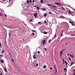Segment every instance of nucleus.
Listing matches in <instances>:
<instances>
[{"label":"nucleus","mask_w":75,"mask_h":75,"mask_svg":"<svg viewBox=\"0 0 75 75\" xmlns=\"http://www.w3.org/2000/svg\"><path fill=\"white\" fill-rule=\"evenodd\" d=\"M52 21L54 22V23H57V21L55 19H53Z\"/></svg>","instance_id":"1"},{"label":"nucleus","mask_w":75,"mask_h":75,"mask_svg":"<svg viewBox=\"0 0 75 75\" xmlns=\"http://www.w3.org/2000/svg\"><path fill=\"white\" fill-rule=\"evenodd\" d=\"M38 15V14L37 13H34V16L35 18H37V16Z\"/></svg>","instance_id":"2"},{"label":"nucleus","mask_w":75,"mask_h":75,"mask_svg":"<svg viewBox=\"0 0 75 75\" xmlns=\"http://www.w3.org/2000/svg\"><path fill=\"white\" fill-rule=\"evenodd\" d=\"M64 50H62L60 52V55L61 56L62 54V53H63V52H64Z\"/></svg>","instance_id":"3"},{"label":"nucleus","mask_w":75,"mask_h":75,"mask_svg":"<svg viewBox=\"0 0 75 75\" xmlns=\"http://www.w3.org/2000/svg\"><path fill=\"white\" fill-rule=\"evenodd\" d=\"M55 4H57L59 6H61V4L60 3H58L57 2L55 3Z\"/></svg>","instance_id":"4"},{"label":"nucleus","mask_w":75,"mask_h":75,"mask_svg":"<svg viewBox=\"0 0 75 75\" xmlns=\"http://www.w3.org/2000/svg\"><path fill=\"white\" fill-rule=\"evenodd\" d=\"M45 42H46V41H45V40H43L42 42V43L43 44H45Z\"/></svg>","instance_id":"5"},{"label":"nucleus","mask_w":75,"mask_h":75,"mask_svg":"<svg viewBox=\"0 0 75 75\" xmlns=\"http://www.w3.org/2000/svg\"><path fill=\"white\" fill-rule=\"evenodd\" d=\"M7 1H6V0H4L3 1V3L4 4H6V3H7Z\"/></svg>","instance_id":"6"},{"label":"nucleus","mask_w":75,"mask_h":75,"mask_svg":"<svg viewBox=\"0 0 75 75\" xmlns=\"http://www.w3.org/2000/svg\"><path fill=\"white\" fill-rule=\"evenodd\" d=\"M30 14V13H27L26 15L27 16H28Z\"/></svg>","instance_id":"7"},{"label":"nucleus","mask_w":75,"mask_h":75,"mask_svg":"<svg viewBox=\"0 0 75 75\" xmlns=\"http://www.w3.org/2000/svg\"><path fill=\"white\" fill-rule=\"evenodd\" d=\"M40 2L41 3H42V4H43V3H44V0H41Z\"/></svg>","instance_id":"8"},{"label":"nucleus","mask_w":75,"mask_h":75,"mask_svg":"<svg viewBox=\"0 0 75 75\" xmlns=\"http://www.w3.org/2000/svg\"><path fill=\"white\" fill-rule=\"evenodd\" d=\"M4 71L6 72H7V69L6 68V67H4Z\"/></svg>","instance_id":"9"},{"label":"nucleus","mask_w":75,"mask_h":75,"mask_svg":"<svg viewBox=\"0 0 75 75\" xmlns=\"http://www.w3.org/2000/svg\"><path fill=\"white\" fill-rule=\"evenodd\" d=\"M1 63H4V60H1Z\"/></svg>","instance_id":"10"},{"label":"nucleus","mask_w":75,"mask_h":75,"mask_svg":"<svg viewBox=\"0 0 75 75\" xmlns=\"http://www.w3.org/2000/svg\"><path fill=\"white\" fill-rule=\"evenodd\" d=\"M43 34H47L48 33L46 32H43Z\"/></svg>","instance_id":"11"},{"label":"nucleus","mask_w":75,"mask_h":75,"mask_svg":"<svg viewBox=\"0 0 75 75\" xmlns=\"http://www.w3.org/2000/svg\"><path fill=\"white\" fill-rule=\"evenodd\" d=\"M74 62H72L71 63V64L70 65V67H71L72 65H73V64H74Z\"/></svg>","instance_id":"12"},{"label":"nucleus","mask_w":75,"mask_h":75,"mask_svg":"<svg viewBox=\"0 0 75 75\" xmlns=\"http://www.w3.org/2000/svg\"><path fill=\"white\" fill-rule=\"evenodd\" d=\"M3 57V54H0V58H2Z\"/></svg>","instance_id":"13"},{"label":"nucleus","mask_w":75,"mask_h":75,"mask_svg":"<svg viewBox=\"0 0 75 75\" xmlns=\"http://www.w3.org/2000/svg\"><path fill=\"white\" fill-rule=\"evenodd\" d=\"M64 62L66 63V64L67 65V67H68V65H67V64H68V62H67L66 61H65Z\"/></svg>","instance_id":"14"},{"label":"nucleus","mask_w":75,"mask_h":75,"mask_svg":"<svg viewBox=\"0 0 75 75\" xmlns=\"http://www.w3.org/2000/svg\"><path fill=\"white\" fill-rule=\"evenodd\" d=\"M74 23V22L73 21H70L69 22V23H70L71 24H72V23Z\"/></svg>","instance_id":"15"},{"label":"nucleus","mask_w":75,"mask_h":75,"mask_svg":"<svg viewBox=\"0 0 75 75\" xmlns=\"http://www.w3.org/2000/svg\"><path fill=\"white\" fill-rule=\"evenodd\" d=\"M33 58L34 59H36V57H35V55H33Z\"/></svg>","instance_id":"16"},{"label":"nucleus","mask_w":75,"mask_h":75,"mask_svg":"<svg viewBox=\"0 0 75 75\" xmlns=\"http://www.w3.org/2000/svg\"><path fill=\"white\" fill-rule=\"evenodd\" d=\"M68 13L69 14H71V12L70 11H69L68 12Z\"/></svg>","instance_id":"17"},{"label":"nucleus","mask_w":75,"mask_h":75,"mask_svg":"<svg viewBox=\"0 0 75 75\" xmlns=\"http://www.w3.org/2000/svg\"><path fill=\"white\" fill-rule=\"evenodd\" d=\"M44 16H45V17H46L47 15V14L45 13L44 14Z\"/></svg>","instance_id":"18"},{"label":"nucleus","mask_w":75,"mask_h":75,"mask_svg":"<svg viewBox=\"0 0 75 75\" xmlns=\"http://www.w3.org/2000/svg\"><path fill=\"white\" fill-rule=\"evenodd\" d=\"M43 68H47V66H46V65H45L43 67Z\"/></svg>","instance_id":"19"},{"label":"nucleus","mask_w":75,"mask_h":75,"mask_svg":"<svg viewBox=\"0 0 75 75\" xmlns=\"http://www.w3.org/2000/svg\"><path fill=\"white\" fill-rule=\"evenodd\" d=\"M38 66V63H37L36 64V65H35V67H37Z\"/></svg>","instance_id":"20"},{"label":"nucleus","mask_w":75,"mask_h":75,"mask_svg":"<svg viewBox=\"0 0 75 75\" xmlns=\"http://www.w3.org/2000/svg\"><path fill=\"white\" fill-rule=\"evenodd\" d=\"M64 70L65 72H67V69H66L65 68H64Z\"/></svg>","instance_id":"21"},{"label":"nucleus","mask_w":75,"mask_h":75,"mask_svg":"<svg viewBox=\"0 0 75 75\" xmlns=\"http://www.w3.org/2000/svg\"><path fill=\"white\" fill-rule=\"evenodd\" d=\"M69 59L70 60V61H71V57H69Z\"/></svg>","instance_id":"22"},{"label":"nucleus","mask_w":75,"mask_h":75,"mask_svg":"<svg viewBox=\"0 0 75 75\" xmlns=\"http://www.w3.org/2000/svg\"><path fill=\"white\" fill-rule=\"evenodd\" d=\"M42 10H43V11H45V8H43Z\"/></svg>","instance_id":"23"},{"label":"nucleus","mask_w":75,"mask_h":75,"mask_svg":"<svg viewBox=\"0 0 75 75\" xmlns=\"http://www.w3.org/2000/svg\"><path fill=\"white\" fill-rule=\"evenodd\" d=\"M38 24H41V22H38Z\"/></svg>","instance_id":"24"},{"label":"nucleus","mask_w":75,"mask_h":75,"mask_svg":"<svg viewBox=\"0 0 75 75\" xmlns=\"http://www.w3.org/2000/svg\"><path fill=\"white\" fill-rule=\"evenodd\" d=\"M12 61L13 62H14V59L13 58L12 59Z\"/></svg>","instance_id":"25"},{"label":"nucleus","mask_w":75,"mask_h":75,"mask_svg":"<svg viewBox=\"0 0 75 75\" xmlns=\"http://www.w3.org/2000/svg\"><path fill=\"white\" fill-rule=\"evenodd\" d=\"M61 18H64V17L62 16H61Z\"/></svg>","instance_id":"26"},{"label":"nucleus","mask_w":75,"mask_h":75,"mask_svg":"<svg viewBox=\"0 0 75 75\" xmlns=\"http://www.w3.org/2000/svg\"><path fill=\"white\" fill-rule=\"evenodd\" d=\"M11 35V33H9V37H10Z\"/></svg>","instance_id":"27"},{"label":"nucleus","mask_w":75,"mask_h":75,"mask_svg":"<svg viewBox=\"0 0 75 75\" xmlns=\"http://www.w3.org/2000/svg\"><path fill=\"white\" fill-rule=\"evenodd\" d=\"M47 5L48 6H52V5H50V4H48Z\"/></svg>","instance_id":"28"},{"label":"nucleus","mask_w":75,"mask_h":75,"mask_svg":"<svg viewBox=\"0 0 75 75\" xmlns=\"http://www.w3.org/2000/svg\"><path fill=\"white\" fill-rule=\"evenodd\" d=\"M51 40H50L49 41V42H51Z\"/></svg>","instance_id":"29"},{"label":"nucleus","mask_w":75,"mask_h":75,"mask_svg":"<svg viewBox=\"0 0 75 75\" xmlns=\"http://www.w3.org/2000/svg\"><path fill=\"white\" fill-rule=\"evenodd\" d=\"M53 6L54 7H57V6H56L55 5H53Z\"/></svg>","instance_id":"30"},{"label":"nucleus","mask_w":75,"mask_h":75,"mask_svg":"<svg viewBox=\"0 0 75 75\" xmlns=\"http://www.w3.org/2000/svg\"><path fill=\"white\" fill-rule=\"evenodd\" d=\"M71 24L72 25H73V26H74L75 25H74V23H73Z\"/></svg>","instance_id":"31"},{"label":"nucleus","mask_w":75,"mask_h":75,"mask_svg":"<svg viewBox=\"0 0 75 75\" xmlns=\"http://www.w3.org/2000/svg\"><path fill=\"white\" fill-rule=\"evenodd\" d=\"M30 3H32V1L31 0H30Z\"/></svg>","instance_id":"32"},{"label":"nucleus","mask_w":75,"mask_h":75,"mask_svg":"<svg viewBox=\"0 0 75 75\" xmlns=\"http://www.w3.org/2000/svg\"><path fill=\"white\" fill-rule=\"evenodd\" d=\"M37 7V8L38 9H40V8H39V7Z\"/></svg>","instance_id":"33"},{"label":"nucleus","mask_w":75,"mask_h":75,"mask_svg":"<svg viewBox=\"0 0 75 75\" xmlns=\"http://www.w3.org/2000/svg\"><path fill=\"white\" fill-rule=\"evenodd\" d=\"M2 53H4V50H2V52H1Z\"/></svg>","instance_id":"34"},{"label":"nucleus","mask_w":75,"mask_h":75,"mask_svg":"<svg viewBox=\"0 0 75 75\" xmlns=\"http://www.w3.org/2000/svg\"><path fill=\"white\" fill-rule=\"evenodd\" d=\"M27 3H29V1H27Z\"/></svg>","instance_id":"35"},{"label":"nucleus","mask_w":75,"mask_h":75,"mask_svg":"<svg viewBox=\"0 0 75 75\" xmlns=\"http://www.w3.org/2000/svg\"><path fill=\"white\" fill-rule=\"evenodd\" d=\"M33 21V20H30V22H31Z\"/></svg>","instance_id":"36"},{"label":"nucleus","mask_w":75,"mask_h":75,"mask_svg":"<svg viewBox=\"0 0 75 75\" xmlns=\"http://www.w3.org/2000/svg\"><path fill=\"white\" fill-rule=\"evenodd\" d=\"M38 54H40V52H38Z\"/></svg>","instance_id":"37"},{"label":"nucleus","mask_w":75,"mask_h":75,"mask_svg":"<svg viewBox=\"0 0 75 75\" xmlns=\"http://www.w3.org/2000/svg\"><path fill=\"white\" fill-rule=\"evenodd\" d=\"M56 72H57V69H55Z\"/></svg>","instance_id":"38"},{"label":"nucleus","mask_w":75,"mask_h":75,"mask_svg":"<svg viewBox=\"0 0 75 75\" xmlns=\"http://www.w3.org/2000/svg\"><path fill=\"white\" fill-rule=\"evenodd\" d=\"M32 35H34V33H33Z\"/></svg>","instance_id":"39"},{"label":"nucleus","mask_w":75,"mask_h":75,"mask_svg":"<svg viewBox=\"0 0 75 75\" xmlns=\"http://www.w3.org/2000/svg\"><path fill=\"white\" fill-rule=\"evenodd\" d=\"M61 36L62 37L63 36V34H62L61 33Z\"/></svg>","instance_id":"40"},{"label":"nucleus","mask_w":75,"mask_h":75,"mask_svg":"<svg viewBox=\"0 0 75 75\" xmlns=\"http://www.w3.org/2000/svg\"><path fill=\"white\" fill-rule=\"evenodd\" d=\"M33 32H34V33H35V30H33Z\"/></svg>","instance_id":"41"},{"label":"nucleus","mask_w":75,"mask_h":75,"mask_svg":"<svg viewBox=\"0 0 75 75\" xmlns=\"http://www.w3.org/2000/svg\"><path fill=\"white\" fill-rule=\"evenodd\" d=\"M62 59H63V62H64V59L63 58Z\"/></svg>","instance_id":"42"},{"label":"nucleus","mask_w":75,"mask_h":75,"mask_svg":"<svg viewBox=\"0 0 75 75\" xmlns=\"http://www.w3.org/2000/svg\"><path fill=\"white\" fill-rule=\"evenodd\" d=\"M45 23H46V24H47V21H45Z\"/></svg>","instance_id":"43"},{"label":"nucleus","mask_w":75,"mask_h":75,"mask_svg":"<svg viewBox=\"0 0 75 75\" xmlns=\"http://www.w3.org/2000/svg\"><path fill=\"white\" fill-rule=\"evenodd\" d=\"M54 68H55V69H57V68H56V67H55V66H54Z\"/></svg>","instance_id":"44"},{"label":"nucleus","mask_w":75,"mask_h":75,"mask_svg":"<svg viewBox=\"0 0 75 75\" xmlns=\"http://www.w3.org/2000/svg\"><path fill=\"white\" fill-rule=\"evenodd\" d=\"M1 72V74H0V75H2V72Z\"/></svg>","instance_id":"45"},{"label":"nucleus","mask_w":75,"mask_h":75,"mask_svg":"<svg viewBox=\"0 0 75 75\" xmlns=\"http://www.w3.org/2000/svg\"><path fill=\"white\" fill-rule=\"evenodd\" d=\"M62 8H63V10H65V8H64L63 7H62Z\"/></svg>","instance_id":"46"},{"label":"nucleus","mask_w":75,"mask_h":75,"mask_svg":"<svg viewBox=\"0 0 75 75\" xmlns=\"http://www.w3.org/2000/svg\"><path fill=\"white\" fill-rule=\"evenodd\" d=\"M56 37V34H55L54 36V37Z\"/></svg>","instance_id":"47"},{"label":"nucleus","mask_w":75,"mask_h":75,"mask_svg":"<svg viewBox=\"0 0 75 75\" xmlns=\"http://www.w3.org/2000/svg\"><path fill=\"white\" fill-rule=\"evenodd\" d=\"M27 8H29V6H27Z\"/></svg>","instance_id":"48"},{"label":"nucleus","mask_w":75,"mask_h":75,"mask_svg":"<svg viewBox=\"0 0 75 75\" xmlns=\"http://www.w3.org/2000/svg\"><path fill=\"white\" fill-rule=\"evenodd\" d=\"M1 47V45L0 44V48Z\"/></svg>","instance_id":"49"},{"label":"nucleus","mask_w":75,"mask_h":75,"mask_svg":"<svg viewBox=\"0 0 75 75\" xmlns=\"http://www.w3.org/2000/svg\"><path fill=\"white\" fill-rule=\"evenodd\" d=\"M73 71H74V72H75V69H73Z\"/></svg>","instance_id":"50"},{"label":"nucleus","mask_w":75,"mask_h":75,"mask_svg":"<svg viewBox=\"0 0 75 75\" xmlns=\"http://www.w3.org/2000/svg\"><path fill=\"white\" fill-rule=\"evenodd\" d=\"M68 55H70V56H72V55H71V54H68Z\"/></svg>","instance_id":"51"},{"label":"nucleus","mask_w":75,"mask_h":75,"mask_svg":"<svg viewBox=\"0 0 75 75\" xmlns=\"http://www.w3.org/2000/svg\"><path fill=\"white\" fill-rule=\"evenodd\" d=\"M0 16H2V14H1V13L0 14Z\"/></svg>","instance_id":"52"},{"label":"nucleus","mask_w":75,"mask_h":75,"mask_svg":"<svg viewBox=\"0 0 75 75\" xmlns=\"http://www.w3.org/2000/svg\"><path fill=\"white\" fill-rule=\"evenodd\" d=\"M49 14H52V13L50 12L49 13Z\"/></svg>","instance_id":"53"},{"label":"nucleus","mask_w":75,"mask_h":75,"mask_svg":"<svg viewBox=\"0 0 75 75\" xmlns=\"http://www.w3.org/2000/svg\"><path fill=\"white\" fill-rule=\"evenodd\" d=\"M33 3H34V0H33Z\"/></svg>","instance_id":"54"},{"label":"nucleus","mask_w":75,"mask_h":75,"mask_svg":"<svg viewBox=\"0 0 75 75\" xmlns=\"http://www.w3.org/2000/svg\"><path fill=\"white\" fill-rule=\"evenodd\" d=\"M73 75H75V72H74V74H73Z\"/></svg>","instance_id":"55"},{"label":"nucleus","mask_w":75,"mask_h":75,"mask_svg":"<svg viewBox=\"0 0 75 75\" xmlns=\"http://www.w3.org/2000/svg\"><path fill=\"white\" fill-rule=\"evenodd\" d=\"M50 69L52 70V68H51Z\"/></svg>","instance_id":"56"},{"label":"nucleus","mask_w":75,"mask_h":75,"mask_svg":"<svg viewBox=\"0 0 75 75\" xmlns=\"http://www.w3.org/2000/svg\"><path fill=\"white\" fill-rule=\"evenodd\" d=\"M5 17H7V15H6V14H5Z\"/></svg>","instance_id":"57"},{"label":"nucleus","mask_w":75,"mask_h":75,"mask_svg":"<svg viewBox=\"0 0 75 75\" xmlns=\"http://www.w3.org/2000/svg\"><path fill=\"white\" fill-rule=\"evenodd\" d=\"M27 47L25 48V50H27Z\"/></svg>","instance_id":"58"},{"label":"nucleus","mask_w":75,"mask_h":75,"mask_svg":"<svg viewBox=\"0 0 75 75\" xmlns=\"http://www.w3.org/2000/svg\"><path fill=\"white\" fill-rule=\"evenodd\" d=\"M34 7H37V6H34Z\"/></svg>","instance_id":"59"},{"label":"nucleus","mask_w":75,"mask_h":75,"mask_svg":"<svg viewBox=\"0 0 75 75\" xmlns=\"http://www.w3.org/2000/svg\"><path fill=\"white\" fill-rule=\"evenodd\" d=\"M71 36H74V35H71Z\"/></svg>","instance_id":"60"},{"label":"nucleus","mask_w":75,"mask_h":75,"mask_svg":"<svg viewBox=\"0 0 75 75\" xmlns=\"http://www.w3.org/2000/svg\"><path fill=\"white\" fill-rule=\"evenodd\" d=\"M63 64H64V62H63Z\"/></svg>","instance_id":"61"},{"label":"nucleus","mask_w":75,"mask_h":75,"mask_svg":"<svg viewBox=\"0 0 75 75\" xmlns=\"http://www.w3.org/2000/svg\"><path fill=\"white\" fill-rule=\"evenodd\" d=\"M45 51H46L47 50V49L45 48Z\"/></svg>","instance_id":"62"},{"label":"nucleus","mask_w":75,"mask_h":75,"mask_svg":"<svg viewBox=\"0 0 75 75\" xmlns=\"http://www.w3.org/2000/svg\"><path fill=\"white\" fill-rule=\"evenodd\" d=\"M71 56H72V57H73V54H72V55H71Z\"/></svg>","instance_id":"63"},{"label":"nucleus","mask_w":75,"mask_h":75,"mask_svg":"<svg viewBox=\"0 0 75 75\" xmlns=\"http://www.w3.org/2000/svg\"><path fill=\"white\" fill-rule=\"evenodd\" d=\"M65 75H67V73H65Z\"/></svg>","instance_id":"64"}]
</instances>
